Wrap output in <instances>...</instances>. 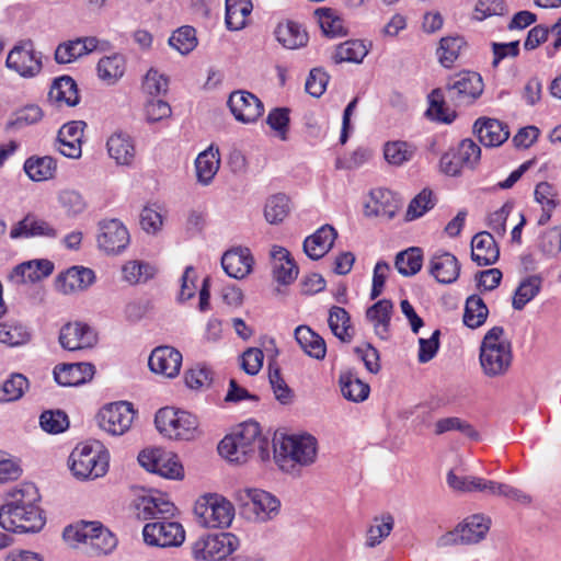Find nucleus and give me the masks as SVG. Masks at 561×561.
<instances>
[{
  "label": "nucleus",
  "mask_w": 561,
  "mask_h": 561,
  "mask_svg": "<svg viewBox=\"0 0 561 561\" xmlns=\"http://www.w3.org/2000/svg\"><path fill=\"white\" fill-rule=\"evenodd\" d=\"M183 356L179 350L162 345L151 352L148 364L152 373L173 379L180 374Z\"/></svg>",
  "instance_id": "16"
},
{
  "label": "nucleus",
  "mask_w": 561,
  "mask_h": 561,
  "mask_svg": "<svg viewBox=\"0 0 561 561\" xmlns=\"http://www.w3.org/2000/svg\"><path fill=\"white\" fill-rule=\"evenodd\" d=\"M543 283L542 276L538 274L529 275L520 280L514 291L512 307L514 310H523L541 290Z\"/></svg>",
  "instance_id": "39"
},
{
  "label": "nucleus",
  "mask_w": 561,
  "mask_h": 561,
  "mask_svg": "<svg viewBox=\"0 0 561 561\" xmlns=\"http://www.w3.org/2000/svg\"><path fill=\"white\" fill-rule=\"evenodd\" d=\"M480 365L483 374L490 378L505 375L513 362L512 343L502 327L491 328L480 346Z\"/></svg>",
  "instance_id": "3"
},
{
  "label": "nucleus",
  "mask_w": 561,
  "mask_h": 561,
  "mask_svg": "<svg viewBox=\"0 0 561 561\" xmlns=\"http://www.w3.org/2000/svg\"><path fill=\"white\" fill-rule=\"evenodd\" d=\"M194 513L201 526L211 529L228 528L236 515L232 503L217 493L199 496Z\"/></svg>",
  "instance_id": "7"
},
{
  "label": "nucleus",
  "mask_w": 561,
  "mask_h": 561,
  "mask_svg": "<svg viewBox=\"0 0 561 561\" xmlns=\"http://www.w3.org/2000/svg\"><path fill=\"white\" fill-rule=\"evenodd\" d=\"M463 45L465 41L460 36L443 37L437 49V56L442 66L450 68L459 57Z\"/></svg>",
  "instance_id": "56"
},
{
  "label": "nucleus",
  "mask_w": 561,
  "mask_h": 561,
  "mask_svg": "<svg viewBox=\"0 0 561 561\" xmlns=\"http://www.w3.org/2000/svg\"><path fill=\"white\" fill-rule=\"evenodd\" d=\"M221 266L229 277L243 279L245 277V253L242 248L225 252L221 257Z\"/></svg>",
  "instance_id": "54"
},
{
  "label": "nucleus",
  "mask_w": 561,
  "mask_h": 561,
  "mask_svg": "<svg viewBox=\"0 0 561 561\" xmlns=\"http://www.w3.org/2000/svg\"><path fill=\"white\" fill-rule=\"evenodd\" d=\"M336 237L331 225H323L305 239L304 252L311 260H320L332 249Z\"/></svg>",
  "instance_id": "28"
},
{
  "label": "nucleus",
  "mask_w": 561,
  "mask_h": 561,
  "mask_svg": "<svg viewBox=\"0 0 561 561\" xmlns=\"http://www.w3.org/2000/svg\"><path fill=\"white\" fill-rule=\"evenodd\" d=\"M435 198L431 190H422L409 204L407 219L414 220L422 217L435 206Z\"/></svg>",
  "instance_id": "61"
},
{
  "label": "nucleus",
  "mask_w": 561,
  "mask_h": 561,
  "mask_svg": "<svg viewBox=\"0 0 561 561\" xmlns=\"http://www.w3.org/2000/svg\"><path fill=\"white\" fill-rule=\"evenodd\" d=\"M96 280L93 270L75 265L60 273L56 278V289L64 295H72L89 289Z\"/></svg>",
  "instance_id": "15"
},
{
  "label": "nucleus",
  "mask_w": 561,
  "mask_h": 561,
  "mask_svg": "<svg viewBox=\"0 0 561 561\" xmlns=\"http://www.w3.org/2000/svg\"><path fill=\"white\" fill-rule=\"evenodd\" d=\"M534 199L541 208L537 225L546 226L550 221L554 210L561 204L559 190L549 182H539L535 186Z\"/></svg>",
  "instance_id": "29"
},
{
  "label": "nucleus",
  "mask_w": 561,
  "mask_h": 561,
  "mask_svg": "<svg viewBox=\"0 0 561 561\" xmlns=\"http://www.w3.org/2000/svg\"><path fill=\"white\" fill-rule=\"evenodd\" d=\"M328 323L333 335L336 336L340 341H352L353 330L351 327V317L344 308L333 306L329 310Z\"/></svg>",
  "instance_id": "46"
},
{
  "label": "nucleus",
  "mask_w": 561,
  "mask_h": 561,
  "mask_svg": "<svg viewBox=\"0 0 561 561\" xmlns=\"http://www.w3.org/2000/svg\"><path fill=\"white\" fill-rule=\"evenodd\" d=\"M275 35L277 41L288 49H297L305 46L308 42L307 32L300 24L294 21L279 23Z\"/></svg>",
  "instance_id": "42"
},
{
  "label": "nucleus",
  "mask_w": 561,
  "mask_h": 561,
  "mask_svg": "<svg viewBox=\"0 0 561 561\" xmlns=\"http://www.w3.org/2000/svg\"><path fill=\"white\" fill-rule=\"evenodd\" d=\"M139 465L149 472L167 479L180 480L184 469L176 455L161 448H147L138 455Z\"/></svg>",
  "instance_id": "12"
},
{
  "label": "nucleus",
  "mask_w": 561,
  "mask_h": 561,
  "mask_svg": "<svg viewBox=\"0 0 561 561\" xmlns=\"http://www.w3.org/2000/svg\"><path fill=\"white\" fill-rule=\"evenodd\" d=\"M271 456V444L267 436L261 433L260 424L248 420V458L256 457L261 461L268 460Z\"/></svg>",
  "instance_id": "41"
},
{
  "label": "nucleus",
  "mask_w": 561,
  "mask_h": 561,
  "mask_svg": "<svg viewBox=\"0 0 561 561\" xmlns=\"http://www.w3.org/2000/svg\"><path fill=\"white\" fill-rule=\"evenodd\" d=\"M194 167L197 183L202 186L210 185L220 168L219 149L210 145L197 154Z\"/></svg>",
  "instance_id": "31"
},
{
  "label": "nucleus",
  "mask_w": 561,
  "mask_h": 561,
  "mask_svg": "<svg viewBox=\"0 0 561 561\" xmlns=\"http://www.w3.org/2000/svg\"><path fill=\"white\" fill-rule=\"evenodd\" d=\"M101 41L94 36L79 37L59 44L55 50L57 64H70L96 50Z\"/></svg>",
  "instance_id": "22"
},
{
  "label": "nucleus",
  "mask_w": 561,
  "mask_h": 561,
  "mask_svg": "<svg viewBox=\"0 0 561 561\" xmlns=\"http://www.w3.org/2000/svg\"><path fill=\"white\" fill-rule=\"evenodd\" d=\"M219 455L232 465H242L245 461V423L241 422L220 440Z\"/></svg>",
  "instance_id": "21"
},
{
  "label": "nucleus",
  "mask_w": 561,
  "mask_h": 561,
  "mask_svg": "<svg viewBox=\"0 0 561 561\" xmlns=\"http://www.w3.org/2000/svg\"><path fill=\"white\" fill-rule=\"evenodd\" d=\"M54 264L48 260L27 261L18 265L10 275L15 284L38 282L51 274Z\"/></svg>",
  "instance_id": "32"
},
{
  "label": "nucleus",
  "mask_w": 561,
  "mask_h": 561,
  "mask_svg": "<svg viewBox=\"0 0 561 561\" xmlns=\"http://www.w3.org/2000/svg\"><path fill=\"white\" fill-rule=\"evenodd\" d=\"M157 431L167 439L190 442L201 435L197 416L186 410L164 407L154 415Z\"/></svg>",
  "instance_id": "5"
},
{
  "label": "nucleus",
  "mask_w": 561,
  "mask_h": 561,
  "mask_svg": "<svg viewBox=\"0 0 561 561\" xmlns=\"http://www.w3.org/2000/svg\"><path fill=\"white\" fill-rule=\"evenodd\" d=\"M365 209L368 216L392 218L397 209L392 192L380 187L373 190Z\"/></svg>",
  "instance_id": "33"
},
{
  "label": "nucleus",
  "mask_w": 561,
  "mask_h": 561,
  "mask_svg": "<svg viewBox=\"0 0 561 561\" xmlns=\"http://www.w3.org/2000/svg\"><path fill=\"white\" fill-rule=\"evenodd\" d=\"M28 389V380L22 374H12L0 387V402L21 399Z\"/></svg>",
  "instance_id": "55"
},
{
  "label": "nucleus",
  "mask_w": 561,
  "mask_h": 561,
  "mask_svg": "<svg viewBox=\"0 0 561 561\" xmlns=\"http://www.w3.org/2000/svg\"><path fill=\"white\" fill-rule=\"evenodd\" d=\"M272 275L278 285L293 284L299 274V267L290 252L280 245L274 244L270 251Z\"/></svg>",
  "instance_id": "17"
},
{
  "label": "nucleus",
  "mask_w": 561,
  "mask_h": 561,
  "mask_svg": "<svg viewBox=\"0 0 561 561\" xmlns=\"http://www.w3.org/2000/svg\"><path fill=\"white\" fill-rule=\"evenodd\" d=\"M85 123L72 121L64 124L59 129L56 149L65 157L79 159L82 154V138Z\"/></svg>",
  "instance_id": "20"
},
{
  "label": "nucleus",
  "mask_w": 561,
  "mask_h": 561,
  "mask_svg": "<svg viewBox=\"0 0 561 561\" xmlns=\"http://www.w3.org/2000/svg\"><path fill=\"white\" fill-rule=\"evenodd\" d=\"M369 53V46L360 39H350L339 44L333 54L332 60L335 64L353 62L360 64Z\"/></svg>",
  "instance_id": "40"
},
{
  "label": "nucleus",
  "mask_w": 561,
  "mask_h": 561,
  "mask_svg": "<svg viewBox=\"0 0 561 561\" xmlns=\"http://www.w3.org/2000/svg\"><path fill=\"white\" fill-rule=\"evenodd\" d=\"M483 91V83L480 75L476 72H463L458 75L448 87L449 96L458 102H471Z\"/></svg>",
  "instance_id": "25"
},
{
  "label": "nucleus",
  "mask_w": 561,
  "mask_h": 561,
  "mask_svg": "<svg viewBox=\"0 0 561 561\" xmlns=\"http://www.w3.org/2000/svg\"><path fill=\"white\" fill-rule=\"evenodd\" d=\"M37 488L32 483L13 489L0 506V527L15 534L38 533L46 524Z\"/></svg>",
  "instance_id": "2"
},
{
  "label": "nucleus",
  "mask_w": 561,
  "mask_h": 561,
  "mask_svg": "<svg viewBox=\"0 0 561 561\" xmlns=\"http://www.w3.org/2000/svg\"><path fill=\"white\" fill-rule=\"evenodd\" d=\"M5 67L23 79H33L43 70V54L32 41H20L8 53Z\"/></svg>",
  "instance_id": "9"
},
{
  "label": "nucleus",
  "mask_w": 561,
  "mask_h": 561,
  "mask_svg": "<svg viewBox=\"0 0 561 561\" xmlns=\"http://www.w3.org/2000/svg\"><path fill=\"white\" fill-rule=\"evenodd\" d=\"M248 510L250 519L266 523L274 519L280 510V501L272 493L261 489H248Z\"/></svg>",
  "instance_id": "14"
},
{
  "label": "nucleus",
  "mask_w": 561,
  "mask_h": 561,
  "mask_svg": "<svg viewBox=\"0 0 561 561\" xmlns=\"http://www.w3.org/2000/svg\"><path fill=\"white\" fill-rule=\"evenodd\" d=\"M169 87V79L154 68H150L142 79V91L151 96L165 94Z\"/></svg>",
  "instance_id": "62"
},
{
  "label": "nucleus",
  "mask_w": 561,
  "mask_h": 561,
  "mask_svg": "<svg viewBox=\"0 0 561 561\" xmlns=\"http://www.w3.org/2000/svg\"><path fill=\"white\" fill-rule=\"evenodd\" d=\"M98 341L95 331L82 322L65 324L59 333L60 345L68 351L92 347Z\"/></svg>",
  "instance_id": "19"
},
{
  "label": "nucleus",
  "mask_w": 561,
  "mask_h": 561,
  "mask_svg": "<svg viewBox=\"0 0 561 561\" xmlns=\"http://www.w3.org/2000/svg\"><path fill=\"white\" fill-rule=\"evenodd\" d=\"M110 455L100 444L80 443L68 458V467L78 480H94L106 474Z\"/></svg>",
  "instance_id": "6"
},
{
  "label": "nucleus",
  "mask_w": 561,
  "mask_h": 561,
  "mask_svg": "<svg viewBox=\"0 0 561 561\" xmlns=\"http://www.w3.org/2000/svg\"><path fill=\"white\" fill-rule=\"evenodd\" d=\"M489 309L484 304L483 299L478 295H472L467 298L463 323L470 329H477L481 327L488 318Z\"/></svg>",
  "instance_id": "49"
},
{
  "label": "nucleus",
  "mask_w": 561,
  "mask_h": 561,
  "mask_svg": "<svg viewBox=\"0 0 561 561\" xmlns=\"http://www.w3.org/2000/svg\"><path fill=\"white\" fill-rule=\"evenodd\" d=\"M30 340V333L25 327L15 323L0 324V343L9 346H18Z\"/></svg>",
  "instance_id": "63"
},
{
  "label": "nucleus",
  "mask_w": 561,
  "mask_h": 561,
  "mask_svg": "<svg viewBox=\"0 0 561 561\" xmlns=\"http://www.w3.org/2000/svg\"><path fill=\"white\" fill-rule=\"evenodd\" d=\"M57 202L68 218L81 216L88 207L84 196L75 188L60 190L57 193Z\"/></svg>",
  "instance_id": "45"
},
{
  "label": "nucleus",
  "mask_w": 561,
  "mask_h": 561,
  "mask_svg": "<svg viewBox=\"0 0 561 561\" xmlns=\"http://www.w3.org/2000/svg\"><path fill=\"white\" fill-rule=\"evenodd\" d=\"M156 272L152 264L136 260L128 261L122 266L123 279L130 285L147 282L154 276Z\"/></svg>",
  "instance_id": "51"
},
{
  "label": "nucleus",
  "mask_w": 561,
  "mask_h": 561,
  "mask_svg": "<svg viewBox=\"0 0 561 561\" xmlns=\"http://www.w3.org/2000/svg\"><path fill=\"white\" fill-rule=\"evenodd\" d=\"M93 529L92 522H82L67 526L62 533V537L71 547H77L79 543L89 546L90 534Z\"/></svg>",
  "instance_id": "64"
},
{
  "label": "nucleus",
  "mask_w": 561,
  "mask_h": 561,
  "mask_svg": "<svg viewBox=\"0 0 561 561\" xmlns=\"http://www.w3.org/2000/svg\"><path fill=\"white\" fill-rule=\"evenodd\" d=\"M318 455V440L310 434H293L282 437L278 448L274 449V458L278 467L290 472L295 465L307 467L312 465Z\"/></svg>",
  "instance_id": "4"
},
{
  "label": "nucleus",
  "mask_w": 561,
  "mask_h": 561,
  "mask_svg": "<svg viewBox=\"0 0 561 561\" xmlns=\"http://www.w3.org/2000/svg\"><path fill=\"white\" fill-rule=\"evenodd\" d=\"M125 71L126 59L118 53L102 57L96 65L99 79L107 85H113L121 80Z\"/></svg>",
  "instance_id": "35"
},
{
  "label": "nucleus",
  "mask_w": 561,
  "mask_h": 561,
  "mask_svg": "<svg viewBox=\"0 0 561 561\" xmlns=\"http://www.w3.org/2000/svg\"><path fill=\"white\" fill-rule=\"evenodd\" d=\"M393 304L381 299L366 311L367 320L374 325L375 333L382 340L388 339Z\"/></svg>",
  "instance_id": "34"
},
{
  "label": "nucleus",
  "mask_w": 561,
  "mask_h": 561,
  "mask_svg": "<svg viewBox=\"0 0 561 561\" xmlns=\"http://www.w3.org/2000/svg\"><path fill=\"white\" fill-rule=\"evenodd\" d=\"M428 268L438 283L451 284L459 277L460 263L454 254L438 251L431 257Z\"/></svg>",
  "instance_id": "26"
},
{
  "label": "nucleus",
  "mask_w": 561,
  "mask_h": 561,
  "mask_svg": "<svg viewBox=\"0 0 561 561\" xmlns=\"http://www.w3.org/2000/svg\"><path fill=\"white\" fill-rule=\"evenodd\" d=\"M169 45L181 55H187L197 46L196 31L192 26H181L170 36Z\"/></svg>",
  "instance_id": "58"
},
{
  "label": "nucleus",
  "mask_w": 561,
  "mask_h": 561,
  "mask_svg": "<svg viewBox=\"0 0 561 561\" xmlns=\"http://www.w3.org/2000/svg\"><path fill=\"white\" fill-rule=\"evenodd\" d=\"M93 531L90 534L89 547L96 553H111L116 545V537L99 522H92Z\"/></svg>",
  "instance_id": "52"
},
{
  "label": "nucleus",
  "mask_w": 561,
  "mask_h": 561,
  "mask_svg": "<svg viewBox=\"0 0 561 561\" xmlns=\"http://www.w3.org/2000/svg\"><path fill=\"white\" fill-rule=\"evenodd\" d=\"M491 526V519L482 514H474L467 517L454 530L443 535L437 545L449 547L455 545L478 543L485 538Z\"/></svg>",
  "instance_id": "11"
},
{
  "label": "nucleus",
  "mask_w": 561,
  "mask_h": 561,
  "mask_svg": "<svg viewBox=\"0 0 561 561\" xmlns=\"http://www.w3.org/2000/svg\"><path fill=\"white\" fill-rule=\"evenodd\" d=\"M138 518L154 519L142 528L144 541L159 548L180 547L185 540L182 524L170 520L175 515V505L162 493L150 492L136 499Z\"/></svg>",
  "instance_id": "1"
},
{
  "label": "nucleus",
  "mask_w": 561,
  "mask_h": 561,
  "mask_svg": "<svg viewBox=\"0 0 561 561\" xmlns=\"http://www.w3.org/2000/svg\"><path fill=\"white\" fill-rule=\"evenodd\" d=\"M423 255L420 248H409L396 255L394 266L403 276H413L422 267Z\"/></svg>",
  "instance_id": "50"
},
{
  "label": "nucleus",
  "mask_w": 561,
  "mask_h": 561,
  "mask_svg": "<svg viewBox=\"0 0 561 561\" xmlns=\"http://www.w3.org/2000/svg\"><path fill=\"white\" fill-rule=\"evenodd\" d=\"M500 256V249L492 233L481 231L471 240V259L479 266L494 264Z\"/></svg>",
  "instance_id": "30"
},
{
  "label": "nucleus",
  "mask_w": 561,
  "mask_h": 561,
  "mask_svg": "<svg viewBox=\"0 0 561 561\" xmlns=\"http://www.w3.org/2000/svg\"><path fill=\"white\" fill-rule=\"evenodd\" d=\"M536 248L547 260L558 257L561 253V224L542 230L538 234Z\"/></svg>",
  "instance_id": "44"
},
{
  "label": "nucleus",
  "mask_w": 561,
  "mask_h": 561,
  "mask_svg": "<svg viewBox=\"0 0 561 561\" xmlns=\"http://www.w3.org/2000/svg\"><path fill=\"white\" fill-rule=\"evenodd\" d=\"M382 153L389 165L402 167L414 159L416 146L404 140H390L385 142Z\"/></svg>",
  "instance_id": "38"
},
{
  "label": "nucleus",
  "mask_w": 561,
  "mask_h": 561,
  "mask_svg": "<svg viewBox=\"0 0 561 561\" xmlns=\"http://www.w3.org/2000/svg\"><path fill=\"white\" fill-rule=\"evenodd\" d=\"M94 366L90 363L60 364L54 368V378L62 387H77L92 379Z\"/></svg>",
  "instance_id": "24"
},
{
  "label": "nucleus",
  "mask_w": 561,
  "mask_h": 561,
  "mask_svg": "<svg viewBox=\"0 0 561 561\" xmlns=\"http://www.w3.org/2000/svg\"><path fill=\"white\" fill-rule=\"evenodd\" d=\"M473 130L485 147H497L510 137L508 126L495 118L481 117L476 121Z\"/></svg>",
  "instance_id": "27"
},
{
  "label": "nucleus",
  "mask_w": 561,
  "mask_h": 561,
  "mask_svg": "<svg viewBox=\"0 0 561 561\" xmlns=\"http://www.w3.org/2000/svg\"><path fill=\"white\" fill-rule=\"evenodd\" d=\"M58 236V230L47 220L35 215H27L18 221L10 230L12 239L20 238H48L54 239Z\"/></svg>",
  "instance_id": "23"
},
{
  "label": "nucleus",
  "mask_w": 561,
  "mask_h": 561,
  "mask_svg": "<svg viewBox=\"0 0 561 561\" xmlns=\"http://www.w3.org/2000/svg\"><path fill=\"white\" fill-rule=\"evenodd\" d=\"M295 339L302 351L316 359L324 358L327 354L325 341L308 325H299L295 329Z\"/></svg>",
  "instance_id": "37"
},
{
  "label": "nucleus",
  "mask_w": 561,
  "mask_h": 561,
  "mask_svg": "<svg viewBox=\"0 0 561 561\" xmlns=\"http://www.w3.org/2000/svg\"><path fill=\"white\" fill-rule=\"evenodd\" d=\"M137 411L127 401H116L103 405L96 414L99 427L111 436H123L130 431Z\"/></svg>",
  "instance_id": "10"
},
{
  "label": "nucleus",
  "mask_w": 561,
  "mask_h": 561,
  "mask_svg": "<svg viewBox=\"0 0 561 561\" xmlns=\"http://www.w3.org/2000/svg\"><path fill=\"white\" fill-rule=\"evenodd\" d=\"M241 543V539L232 533L204 534L192 543V557L195 561H224Z\"/></svg>",
  "instance_id": "8"
},
{
  "label": "nucleus",
  "mask_w": 561,
  "mask_h": 561,
  "mask_svg": "<svg viewBox=\"0 0 561 561\" xmlns=\"http://www.w3.org/2000/svg\"><path fill=\"white\" fill-rule=\"evenodd\" d=\"M290 201L287 195L278 193L266 199L264 217L271 225H277L289 215Z\"/></svg>",
  "instance_id": "48"
},
{
  "label": "nucleus",
  "mask_w": 561,
  "mask_h": 561,
  "mask_svg": "<svg viewBox=\"0 0 561 561\" xmlns=\"http://www.w3.org/2000/svg\"><path fill=\"white\" fill-rule=\"evenodd\" d=\"M225 24L229 31L245 27V0H226Z\"/></svg>",
  "instance_id": "59"
},
{
  "label": "nucleus",
  "mask_w": 561,
  "mask_h": 561,
  "mask_svg": "<svg viewBox=\"0 0 561 561\" xmlns=\"http://www.w3.org/2000/svg\"><path fill=\"white\" fill-rule=\"evenodd\" d=\"M130 236L118 219H104L99 224L98 245L107 254H118L129 244Z\"/></svg>",
  "instance_id": "13"
},
{
  "label": "nucleus",
  "mask_w": 561,
  "mask_h": 561,
  "mask_svg": "<svg viewBox=\"0 0 561 561\" xmlns=\"http://www.w3.org/2000/svg\"><path fill=\"white\" fill-rule=\"evenodd\" d=\"M23 169L32 181L43 182L55 176L57 164L56 161L48 156L30 157L25 160Z\"/></svg>",
  "instance_id": "43"
},
{
  "label": "nucleus",
  "mask_w": 561,
  "mask_h": 561,
  "mask_svg": "<svg viewBox=\"0 0 561 561\" xmlns=\"http://www.w3.org/2000/svg\"><path fill=\"white\" fill-rule=\"evenodd\" d=\"M185 386L194 391H203L213 382V370L203 364H196L184 373Z\"/></svg>",
  "instance_id": "53"
},
{
  "label": "nucleus",
  "mask_w": 561,
  "mask_h": 561,
  "mask_svg": "<svg viewBox=\"0 0 561 561\" xmlns=\"http://www.w3.org/2000/svg\"><path fill=\"white\" fill-rule=\"evenodd\" d=\"M108 157L117 167L131 168L135 164L137 150L135 139L124 131L113 133L106 140Z\"/></svg>",
  "instance_id": "18"
},
{
  "label": "nucleus",
  "mask_w": 561,
  "mask_h": 561,
  "mask_svg": "<svg viewBox=\"0 0 561 561\" xmlns=\"http://www.w3.org/2000/svg\"><path fill=\"white\" fill-rule=\"evenodd\" d=\"M430 106L426 111L434 121L450 124L456 118L455 111L445 106L444 95L439 89L433 90L428 95Z\"/></svg>",
  "instance_id": "57"
},
{
  "label": "nucleus",
  "mask_w": 561,
  "mask_h": 561,
  "mask_svg": "<svg viewBox=\"0 0 561 561\" xmlns=\"http://www.w3.org/2000/svg\"><path fill=\"white\" fill-rule=\"evenodd\" d=\"M340 388L343 397L352 402H363L368 398L370 392L368 383L362 381L351 373L340 376Z\"/></svg>",
  "instance_id": "47"
},
{
  "label": "nucleus",
  "mask_w": 561,
  "mask_h": 561,
  "mask_svg": "<svg viewBox=\"0 0 561 561\" xmlns=\"http://www.w3.org/2000/svg\"><path fill=\"white\" fill-rule=\"evenodd\" d=\"M319 25L322 32L330 37H336L344 34L342 20L332 9L321 8L316 10Z\"/></svg>",
  "instance_id": "60"
},
{
  "label": "nucleus",
  "mask_w": 561,
  "mask_h": 561,
  "mask_svg": "<svg viewBox=\"0 0 561 561\" xmlns=\"http://www.w3.org/2000/svg\"><path fill=\"white\" fill-rule=\"evenodd\" d=\"M48 98L58 106H75L79 103L77 83L70 77H60L53 82Z\"/></svg>",
  "instance_id": "36"
}]
</instances>
